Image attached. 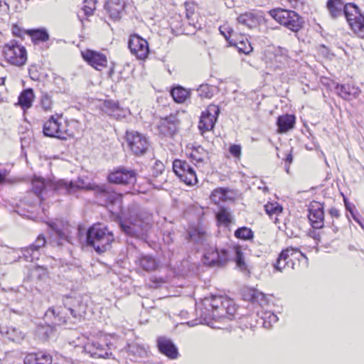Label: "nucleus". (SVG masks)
Wrapping results in <instances>:
<instances>
[{
	"mask_svg": "<svg viewBox=\"0 0 364 364\" xmlns=\"http://www.w3.org/2000/svg\"><path fill=\"white\" fill-rule=\"evenodd\" d=\"M205 310L201 317L208 326L214 327L211 321H225L232 320L237 309L235 302L223 296H211L203 300Z\"/></svg>",
	"mask_w": 364,
	"mask_h": 364,
	"instance_id": "obj_1",
	"label": "nucleus"
},
{
	"mask_svg": "<svg viewBox=\"0 0 364 364\" xmlns=\"http://www.w3.org/2000/svg\"><path fill=\"white\" fill-rule=\"evenodd\" d=\"M230 259L235 260L237 269L245 275L250 274L248 265L245 262L244 255L239 247H232L220 250L215 247H209L205 250L203 262L210 267H222Z\"/></svg>",
	"mask_w": 364,
	"mask_h": 364,
	"instance_id": "obj_2",
	"label": "nucleus"
},
{
	"mask_svg": "<svg viewBox=\"0 0 364 364\" xmlns=\"http://www.w3.org/2000/svg\"><path fill=\"white\" fill-rule=\"evenodd\" d=\"M151 225V215L136 206L129 208V217L120 222L122 230L126 235L136 237L146 235Z\"/></svg>",
	"mask_w": 364,
	"mask_h": 364,
	"instance_id": "obj_3",
	"label": "nucleus"
},
{
	"mask_svg": "<svg viewBox=\"0 0 364 364\" xmlns=\"http://www.w3.org/2000/svg\"><path fill=\"white\" fill-rule=\"evenodd\" d=\"M77 301L70 297L63 299V306L50 307L45 314V317L48 320H51L54 325H61L68 322L71 318L75 320L80 319L85 313V306L78 304Z\"/></svg>",
	"mask_w": 364,
	"mask_h": 364,
	"instance_id": "obj_4",
	"label": "nucleus"
},
{
	"mask_svg": "<svg viewBox=\"0 0 364 364\" xmlns=\"http://www.w3.org/2000/svg\"><path fill=\"white\" fill-rule=\"evenodd\" d=\"M31 185L33 193L38 196L40 201L43 199V195H46L49 191L58 194L72 195L78 192L79 188L77 179L75 181L65 180L54 181L46 180L41 177H35L32 180Z\"/></svg>",
	"mask_w": 364,
	"mask_h": 364,
	"instance_id": "obj_5",
	"label": "nucleus"
},
{
	"mask_svg": "<svg viewBox=\"0 0 364 364\" xmlns=\"http://www.w3.org/2000/svg\"><path fill=\"white\" fill-rule=\"evenodd\" d=\"M114 238L112 231L100 224H95L87 230V244L98 253L106 252L111 247Z\"/></svg>",
	"mask_w": 364,
	"mask_h": 364,
	"instance_id": "obj_6",
	"label": "nucleus"
},
{
	"mask_svg": "<svg viewBox=\"0 0 364 364\" xmlns=\"http://www.w3.org/2000/svg\"><path fill=\"white\" fill-rule=\"evenodd\" d=\"M77 185H79L78 191L80 190L93 191L102 205H117L119 208L122 205V195L117 193L107 188L105 185H97L95 183H87L83 179L77 178Z\"/></svg>",
	"mask_w": 364,
	"mask_h": 364,
	"instance_id": "obj_7",
	"label": "nucleus"
},
{
	"mask_svg": "<svg viewBox=\"0 0 364 364\" xmlns=\"http://www.w3.org/2000/svg\"><path fill=\"white\" fill-rule=\"evenodd\" d=\"M269 13L277 23L293 32H298L303 27V18L294 11L278 8Z\"/></svg>",
	"mask_w": 364,
	"mask_h": 364,
	"instance_id": "obj_8",
	"label": "nucleus"
},
{
	"mask_svg": "<svg viewBox=\"0 0 364 364\" xmlns=\"http://www.w3.org/2000/svg\"><path fill=\"white\" fill-rule=\"evenodd\" d=\"M3 55L8 63L15 66H22L27 60L26 48L14 41L4 46Z\"/></svg>",
	"mask_w": 364,
	"mask_h": 364,
	"instance_id": "obj_9",
	"label": "nucleus"
},
{
	"mask_svg": "<svg viewBox=\"0 0 364 364\" xmlns=\"http://www.w3.org/2000/svg\"><path fill=\"white\" fill-rule=\"evenodd\" d=\"M125 139L127 147L136 156L143 155L149 149L148 139L138 132L127 131Z\"/></svg>",
	"mask_w": 364,
	"mask_h": 364,
	"instance_id": "obj_10",
	"label": "nucleus"
},
{
	"mask_svg": "<svg viewBox=\"0 0 364 364\" xmlns=\"http://www.w3.org/2000/svg\"><path fill=\"white\" fill-rule=\"evenodd\" d=\"M264 60L270 68L280 69L289 63L288 51L281 47L269 48L264 52Z\"/></svg>",
	"mask_w": 364,
	"mask_h": 364,
	"instance_id": "obj_11",
	"label": "nucleus"
},
{
	"mask_svg": "<svg viewBox=\"0 0 364 364\" xmlns=\"http://www.w3.org/2000/svg\"><path fill=\"white\" fill-rule=\"evenodd\" d=\"M346 18L353 31L360 38H364V16L358 6L349 4L346 7Z\"/></svg>",
	"mask_w": 364,
	"mask_h": 364,
	"instance_id": "obj_12",
	"label": "nucleus"
},
{
	"mask_svg": "<svg viewBox=\"0 0 364 364\" xmlns=\"http://www.w3.org/2000/svg\"><path fill=\"white\" fill-rule=\"evenodd\" d=\"M136 172L130 168L120 166L112 171L107 177L111 183L121 185H134L136 181Z\"/></svg>",
	"mask_w": 364,
	"mask_h": 364,
	"instance_id": "obj_13",
	"label": "nucleus"
},
{
	"mask_svg": "<svg viewBox=\"0 0 364 364\" xmlns=\"http://www.w3.org/2000/svg\"><path fill=\"white\" fill-rule=\"evenodd\" d=\"M173 170L178 178L187 185H193L198 181L196 171L185 161L175 160L173 162Z\"/></svg>",
	"mask_w": 364,
	"mask_h": 364,
	"instance_id": "obj_14",
	"label": "nucleus"
},
{
	"mask_svg": "<svg viewBox=\"0 0 364 364\" xmlns=\"http://www.w3.org/2000/svg\"><path fill=\"white\" fill-rule=\"evenodd\" d=\"M60 115L51 116L43 125V134L46 136L55 137L60 139H67L68 134L66 129L60 123Z\"/></svg>",
	"mask_w": 364,
	"mask_h": 364,
	"instance_id": "obj_15",
	"label": "nucleus"
},
{
	"mask_svg": "<svg viewBox=\"0 0 364 364\" xmlns=\"http://www.w3.org/2000/svg\"><path fill=\"white\" fill-rule=\"evenodd\" d=\"M128 46L132 54L139 60H144L148 57L149 53L148 42L139 35H131Z\"/></svg>",
	"mask_w": 364,
	"mask_h": 364,
	"instance_id": "obj_16",
	"label": "nucleus"
},
{
	"mask_svg": "<svg viewBox=\"0 0 364 364\" xmlns=\"http://www.w3.org/2000/svg\"><path fill=\"white\" fill-rule=\"evenodd\" d=\"M220 113L219 107L210 105L200 116L198 128L203 132L212 130Z\"/></svg>",
	"mask_w": 364,
	"mask_h": 364,
	"instance_id": "obj_17",
	"label": "nucleus"
},
{
	"mask_svg": "<svg viewBox=\"0 0 364 364\" xmlns=\"http://www.w3.org/2000/svg\"><path fill=\"white\" fill-rule=\"evenodd\" d=\"M52 230L51 237L53 242L57 245H62L63 241L68 240L69 226L61 220H56L48 224Z\"/></svg>",
	"mask_w": 364,
	"mask_h": 364,
	"instance_id": "obj_18",
	"label": "nucleus"
},
{
	"mask_svg": "<svg viewBox=\"0 0 364 364\" xmlns=\"http://www.w3.org/2000/svg\"><path fill=\"white\" fill-rule=\"evenodd\" d=\"M83 59L92 67L101 70L107 66V59L105 55L92 50L81 51Z\"/></svg>",
	"mask_w": 364,
	"mask_h": 364,
	"instance_id": "obj_19",
	"label": "nucleus"
},
{
	"mask_svg": "<svg viewBox=\"0 0 364 364\" xmlns=\"http://www.w3.org/2000/svg\"><path fill=\"white\" fill-rule=\"evenodd\" d=\"M46 240L45 236L42 234L39 235L36 241L29 247L22 250L23 256L26 261L33 262L39 259L41 250L46 245Z\"/></svg>",
	"mask_w": 364,
	"mask_h": 364,
	"instance_id": "obj_20",
	"label": "nucleus"
},
{
	"mask_svg": "<svg viewBox=\"0 0 364 364\" xmlns=\"http://www.w3.org/2000/svg\"><path fill=\"white\" fill-rule=\"evenodd\" d=\"M335 91L340 97L347 101L356 99L361 92L358 87L350 84H336Z\"/></svg>",
	"mask_w": 364,
	"mask_h": 364,
	"instance_id": "obj_21",
	"label": "nucleus"
},
{
	"mask_svg": "<svg viewBox=\"0 0 364 364\" xmlns=\"http://www.w3.org/2000/svg\"><path fill=\"white\" fill-rule=\"evenodd\" d=\"M124 6V0H107L105 4V9L110 18L118 20L122 17Z\"/></svg>",
	"mask_w": 364,
	"mask_h": 364,
	"instance_id": "obj_22",
	"label": "nucleus"
},
{
	"mask_svg": "<svg viewBox=\"0 0 364 364\" xmlns=\"http://www.w3.org/2000/svg\"><path fill=\"white\" fill-rule=\"evenodd\" d=\"M85 350L90 353L91 356L96 358H108L112 353L109 352V345L105 347L97 341L87 342L85 347Z\"/></svg>",
	"mask_w": 364,
	"mask_h": 364,
	"instance_id": "obj_23",
	"label": "nucleus"
},
{
	"mask_svg": "<svg viewBox=\"0 0 364 364\" xmlns=\"http://www.w3.org/2000/svg\"><path fill=\"white\" fill-rule=\"evenodd\" d=\"M52 355L46 351L27 353L23 358L24 364H51Z\"/></svg>",
	"mask_w": 364,
	"mask_h": 364,
	"instance_id": "obj_24",
	"label": "nucleus"
},
{
	"mask_svg": "<svg viewBox=\"0 0 364 364\" xmlns=\"http://www.w3.org/2000/svg\"><path fill=\"white\" fill-rule=\"evenodd\" d=\"M157 346L159 351L170 359H176L178 358V350L170 339L165 337L159 338L157 340Z\"/></svg>",
	"mask_w": 364,
	"mask_h": 364,
	"instance_id": "obj_25",
	"label": "nucleus"
},
{
	"mask_svg": "<svg viewBox=\"0 0 364 364\" xmlns=\"http://www.w3.org/2000/svg\"><path fill=\"white\" fill-rule=\"evenodd\" d=\"M177 129L176 118L171 115L162 119L159 124V130L164 136H173Z\"/></svg>",
	"mask_w": 364,
	"mask_h": 364,
	"instance_id": "obj_26",
	"label": "nucleus"
},
{
	"mask_svg": "<svg viewBox=\"0 0 364 364\" xmlns=\"http://www.w3.org/2000/svg\"><path fill=\"white\" fill-rule=\"evenodd\" d=\"M323 211L321 207L314 208L311 207L309 209V219L314 228L319 229L323 226Z\"/></svg>",
	"mask_w": 364,
	"mask_h": 364,
	"instance_id": "obj_27",
	"label": "nucleus"
},
{
	"mask_svg": "<svg viewBox=\"0 0 364 364\" xmlns=\"http://www.w3.org/2000/svg\"><path fill=\"white\" fill-rule=\"evenodd\" d=\"M237 22L248 28H253L259 25V16L252 12H246L237 17Z\"/></svg>",
	"mask_w": 364,
	"mask_h": 364,
	"instance_id": "obj_28",
	"label": "nucleus"
},
{
	"mask_svg": "<svg viewBox=\"0 0 364 364\" xmlns=\"http://www.w3.org/2000/svg\"><path fill=\"white\" fill-rule=\"evenodd\" d=\"M295 124V117L291 114L279 116L277 118V125L278 132L285 133L294 128Z\"/></svg>",
	"mask_w": 364,
	"mask_h": 364,
	"instance_id": "obj_29",
	"label": "nucleus"
},
{
	"mask_svg": "<svg viewBox=\"0 0 364 364\" xmlns=\"http://www.w3.org/2000/svg\"><path fill=\"white\" fill-rule=\"evenodd\" d=\"M242 296L246 301H250L253 303H259V304H262V302L265 301L264 294L253 288H244L242 290Z\"/></svg>",
	"mask_w": 364,
	"mask_h": 364,
	"instance_id": "obj_30",
	"label": "nucleus"
},
{
	"mask_svg": "<svg viewBox=\"0 0 364 364\" xmlns=\"http://www.w3.org/2000/svg\"><path fill=\"white\" fill-rule=\"evenodd\" d=\"M349 4H344L342 0H328L327 7L333 18H337L343 13L346 15V7Z\"/></svg>",
	"mask_w": 364,
	"mask_h": 364,
	"instance_id": "obj_31",
	"label": "nucleus"
},
{
	"mask_svg": "<svg viewBox=\"0 0 364 364\" xmlns=\"http://www.w3.org/2000/svg\"><path fill=\"white\" fill-rule=\"evenodd\" d=\"M287 252V261H289V266L291 269L295 268V265L296 264V262H299L301 259H304L307 260L306 256L303 254L298 248H294L292 247H287L284 250Z\"/></svg>",
	"mask_w": 364,
	"mask_h": 364,
	"instance_id": "obj_32",
	"label": "nucleus"
},
{
	"mask_svg": "<svg viewBox=\"0 0 364 364\" xmlns=\"http://www.w3.org/2000/svg\"><path fill=\"white\" fill-rule=\"evenodd\" d=\"M34 100V93L32 89L23 91L18 97V105L23 110L29 109L32 106Z\"/></svg>",
	"mask_w": 364,
	"mask_h": 364,
	"instance_id": "obj_33",
	"label": "nucleus"
},
{
	"mask_svg": "<svg viewBox=\"0 0 364 364\" xmlns=\"http://www.w3.org/2000/svg\"><path fill=\"white\" fill-rule=\"evenodd\" d=\"M190 157L196 162V165L200 166L208 158V153L202 146H198L191 150Z\"/></svg>",
	"mask_w": 364,
	"mask_h": 364,
	"instance_id": "obj_34",
	"label": "nucleus"
},
{
	"mask_svg": "<svg viewBox=\"0 0 364 364\" xmlns=\"http://www.w3.org/2000/svg\"><path fill=\"white\" fill-rule=\"evenodd\" d=\"M240 41H237L236 39H231L230 41V44L236 47L240 53H242L245 54H249L252 51V47L249 42V41L244 37H241Z\"/></svg>",
	"mask_w": 364,
	"mask_h": 364,
	"instance_id": "obj_35",
	"label": "nucleus"
},
{
	"mask_svg": "<svg viewBox=\"0 0 364 364\" xmlns=\"http://www.w3.org/2000/svg\"><path fill=\"white\" fill-rule=\"evenodd\" d=\"M191 240L196 243H203L206 240L207 232L201 228H193L188 232Z\"/></svg>",
	"mask_w": 364,
	"mask_h": 364,
	"instance_id": "obj_36",
	"label": "nucleus"
},
{
	"mask_svg": "<svg viewBox=\"0 0 364 364\" xmlns=\"http://www.w3.org/2000/svg\"><path fill=\"white\" fill-rule=\"evenodd\" d=\"M171 95L177 103H183L189 97V91L182 87H176L171 90Z\"/></svg>",
	"mask_w": 364,
	"mask_h": 364,
	"instance_id": "obj_37",
	"label": "nucleus"
},
{
	"mask_svg": "<svg viewBox=\"0 0 364 364\" xmlns=\"http://www.w3.org/2000/svg\"><path fill=\"white\" fill-rule=\"evenodd\" d=\"M139 266L146 271H152L156 268V262L151 256H142L139 259Z\"/></svg>",
	"mask_w": 364,
	"mask_h": 364,
	"instance_id": "obj_38",
	"label": "nucleus"
},
{
	"mask_svg": "<svg viewBox=\"0 0 364 364\" xmlns=\"http://www.w3.org/2000/svg\"><path fill=\"white\" fill-rule=\"evenodd\" d=\"M28 33L31 37L35 43L45 42L48 40L49 36L46 30H33L29 31Z\"/></svg>",
	"mask_w": 364,
	"mask_h": 364,
	"instance_id": "obj_39",
	"label": "nucleus"
},
{
	"mask_svg": "<svg viewBox=\"0 0 364 364\" xmlns=\"http://www.w3.org/2000/svg\"><path fill=\"white\" fill-rule=\"evenodd\" d=\"M227 190L223 188H215L210 195V200L215 204L225 201L227 200Z\"/></svg>",
	"mask_w": 364,
	"mask_h": 364,
	"instance_id": "obj_40",
	"label": "nucleus"
},
{
	"mask_svg": "<svg viewBox=\"0 0 364 364\" xmlns=\"http://www.w3.org/2000/svg\"><path fill=\"white\" fill-rule=\"evenodd\" d=\"M261 318L263 320V326L265 328H270L273 323H277L278 317L271 311H265L262 313Z\"/></svg>",
	"mask_w": 364,
	"mask_h": 364,
	"instance_id": "obj_41",
	"label": "nucleus"
},
{
	"mask_svg": "<svg viewBox=\"0 0 364 364\" xmlns=\"http://www.w3.org/2000/svg\"><path fill=\"white\" fill-rule=\"evenodd\" d=\"M288 251L283 250L279 255L277 262L274 264V267L275 269L277 271L282 272L286 267L289 266V261H287V255Z\"/></svg>",
	"mask_w": 364,
	"mask_h": 364,
	"instance_id": "obj_42",
	"label": "nucleus"
},
{
	"mask_svg": "<svg viewBox=\"0 0 364 364\" xmlns=\"http://www.w3.org/2000/svg\"><path fill=\"white\" fill-rule=\"evenodd\" d=\"M128 351L137 357L143 358L146 356L147 350L146 348L138 343H132L128 346Z\"/></svg>",
	"mask_w": 364,
	"mask_h": 364,
	"instance_id": "obj_43",
	"label": "nucleus"
},
{
	"mask_svg": "<svg viewBox=\"0 0 364 364\" xmlns=\"http://www.w3.org/2000/svg\"><path fill=\"white\" fill-rule=\"evenodd\" d=\"M235 236L238 239L247 240L253 238L254 233L250 228L242 227L235 230Z\"/></svg>",
	"mask_w": 364,
	"mask_h": 364,
	"instance_id": "obj_44",
	"label": "nucleus"
},
{
	"mask_svg": "<svg viewBox=\"0 0 364 364\" xmlns=\"http://www.w3.org/2000/svg\"><path fill=\"white\" fill-rule=\"evenodd\" d=\"M198 92L200 97L210 99L213 96L214 88L208 84L201 85L198 87Z\"/></svg>",
	"mask_w": 364,
	"mask_h": 364,
	"instance_id": "obj_45",
	"label": "nucleus"
},
{
	"mask_svg": "<svg viewBox=\"0 0 364 364\" xmlns=\"http://www.w3.org/2000/svg\"><path fill=\"white\" fill-rule=\"evenodd\" d=\"M218 222L225 225H228L231 223V214L225 208H221L217 213Z\"/></svg>",
	"mask_w": 364,
	"mask_h": 364,
	"instance_id": "obj_46",
	"label": "nucleus"
},
{
	"mask_svg": "<svg viewBox=\"0 0 364 364\" xmlns=\"http://www.w3.org/2000/svg\"><path fill=\"white\" fill-rule=\"evenodd\" d=\"M264 209L269 216L282 213V208L277 203H269L264 205Z\"/></svg>",
	"mask_w": 364,
	"mask_h": 364,
	"instance_id": "obj_47",
	"label": "nucleus"
},
{
	"mask_svg": "<svg viewBox=\"0 0 364 364\" xmlns=\"http://www.w3.org/2000/svg\"><path fill=\"white\" fill-rule=\"evenodd\" d=\"M117 105V102L113 101H105L102 105V110L108 115L112 116Z\"/></svg>",
	"mask_w": 364,
	"mask_h": 364,
	"instance_id": "obj_48",
	"label": "nucleus"
},
{
	"mask_svg": "<svg viewBox=\"0 0 364 364\" xmlns=\"http://www.w3.org/2000/svg\"><path fill=\"white\" fill-rule=\"evenodd\" d=\"M52 100L47 94L41 97V106L45 111H50L52 108Z\"/></svg>",
	"mask_w": 364,
	"mask_h": 364,
	"instance_id": "obj_49",
	"label": "nucleus"
},
{
	"mask_svg": "<svg viewBox=\"0 0 364 364\" xmlns=\"http://www.w3.org/2000/svg\"><path fill=\"white\" fill-rule=\"evenodd\" d=\"M95 9V4L92 1H87L85 0L84 1V5L82 8V10L83 11L85 15L86 16H90L93 11Z\"/></svg>",
	"mask_w": 364,
	"mask_h": 364,
	"instance_id": "obj_50",
	"label": "nucleus"
},
{
	"mask_svg": "<svg viewBox=\"0 0 364 364\" xmlns=\"http://www.w3.org/2000/svg\"><path fill=\"white\" fill-rule=\"evenodd\" d=\"M128 110L127 109H124L121 107H119V104L116 107L115 111L113 113V114L111 117H113L114 118L117 119H120L122 118H124L127 114H128Z\"/></svg>",
	"mask_w": 364,
	"mask_h": 364,
	"instance_id": "obj_51",
	"label": "nucleus"
},
{
	"mask_svg": "<svg viewBox=\"0 0 364 364\" xmlns=\"http://www.w3.org/2000/svg\"><path fill=\"white\" fill-rule=\"evenodd\" d=\"M221 34L225 38V39L230 43L232 39L234 31L232 28L228 26H223L220 27Z\"/></svg>",
	"mask_w": 364,
	"mask_h": 364,
	"instance_id": "obj_52",
	"label": "nucleus"
},
{
	"mask_svg": "<svg viewBox=\"0 0 364 364\" xmlns=\"http://www.w3.org/2000/svg\"><path fill=\"white\" fill-rule=\"evenodd\" d=\"M241 146L238 144H232L229 148L230 153L235 158L239 159L241 156Z\"/></svg>",
	"mask_w": 364,
	"mask_h": 364,
	"instance_id": "obj_53",
	"label": "nucleus"
},
{
	"mask_svg": "<svg viewBox=\"0 0 364 364\" xmlns=\"http://www.w3.org/2000/svg\"><path fill=\"white\" fill-rule=\"evenodd\" d=\"M164 171V165L162 162L156 161L153 166V174L158 176Z\"/></svg>",
	"mask_w": 364,
	"mask_h": 364,
	"instance_id": "obj_54",
	"label": "nucleus"
},
{
	"mask_svg": "<svg viewBox=\"0 0 364 364\" xmlns=\"http://www.w3.org/2000/svg\"><path fill=\"white\" fill-rule=\"evenodd\" d=\"M12 33L14 36L22 38L23 35L26 33L24 30L21 28L17 25H14L11 28Z\"/></svg>",
	"mask_w": 364,
	"mask_h": 364,
	"instance_id": "obj_55",
	"label": "nucleus"
},
{
	"mask_svg": "<svg viewBox=\"0 0 364 364\" xmlns=\"http://www.w3.org/2000/svg\"><path fill=\"white\" fill-rule=\"evenodd\" d=\"M329 213L333 218H338L340 216L339 210L336 208H332L329 210Z\"/></svg>",
	"mask_w": 364,
	"mask_h": 364,
	"instance_id": "obj_56",
	"label": "nucleus"
},
{
	"mask_svg": "<svg viewBox=\"0 0 364 364\" xmlns=\"http://www.w3.org/2000/svg\"><path fill=\"white\" fill-rule=\"evenodd\" d=\"M6 176V171H4L3 172L0 171V183H3L5 181Z\"/></svg>",
	"mask_w": 364,
	"mask_h": 364,
	"instance_id": "obj_57",
	"label": "nucleus"
},
{
	"mask_svg": "<svg viewBox=\"0 0 364 364\" xmlns=\"http://www.w3.org/2000/svg\"><path fill=\"white\" fill-rule=\"evenodd\" d=\"M345 205H346V209L348 211H350L351 213H353V210H352L350 205L349 203H348L346 200H345Z\"/></svg>",
	"mask_w": 364,
	"mask_h": 364,
	"instance_id": "obj_58",
	"label": "nucleus"
},
{
	"mask_svg": "<svg viewBox=\"0 0 364 364\" xmlns=\"http://www.w3.org/2000/svg\"><path fill=\"white\" fill-rule=\"evenodd\" d=\"M286 161L287 162H289V164L291 163L292 161V156L291 154H289L287 156V159H286Z\"/></svg>",
	"mask_w": 364,
	"mask_h": 364,
	"instance_id": "obj_59",
	"label": "nucleus"
},
{
	"mask_svg": "<svg viewBox=\"0 0 364 364\" xmlns=\"http://www.w3.org/2000/svg\"><path fill=\"white\" fill-rule=\"evenodd\" d=\"M5 82V77H0V85H4Z\"/></svg>",
	"mask_w": 364,
	"mask_h": 364,
	"instance_id": "obj_60",
	"label": "nucleus"
},
{
	"mask_svg": "<svg viewBox=\"0 0 364 364\" xmlns=\"http://www.w3.org/2000/svg\"><path fill=\"white\" fill-rule=\"evenodd\" d=\"M187 324L190 326H193L195 325H196V323H195L193 321H190V322H188Z\"/></svg>",
	"mask_w": 364,
	"mask_h": 364,
	"instance_id": "obj_61",
	"label": "nucleus"
},
{
	"mask_svg": "<svg viewBox=\"0 0 364 364\" xmlns=\"http://www.w3.org/2000/svg\"><path fill=\"white\" fill-rule=\"evenodd\" d=\"M353 218H354V220H356V221H358V220L356 219V218H355V217H354V216H353Z\"/></svg>",
	"mask_w": 364,
	"mask_h": 364,
	"instance_id": "obj_62",
	"label": "nucleus"
}]
</instances>
